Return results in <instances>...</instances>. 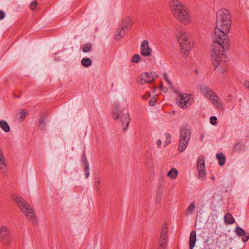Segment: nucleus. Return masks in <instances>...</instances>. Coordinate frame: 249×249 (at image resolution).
<instances>
[{
    "label": "nucleus",
    "instance_id": "nucleus-1",
    "mask_svg": "<svg viewBox=\"0 0 249 249\" xmlns=\"http://www.w3.org/2000/svg\"><path fill=\"white\" fill-rule=\"evenodd\" d=\"M231 24L229 11L222 8L216 12V26L213 35V42L229 43L227 34L230 32Z\"/></svg>",
    "mask_w": 249,
    "mask_h": 249
},
{
    "label": "nucleus",
    "instance_id": "nucleus-2",
    "mask_svg": "<svg viewBox=\"0 0 249 249\" xmlns=\"http://www.w3.org/2000/svg\"><path fill=\"white\" fill-rule=\"evenodd\" d=\"M228 44L213 42L211 47V61L214 70L219 73H223L227 71V58L224 55V52Z\"/></svg>",
    "mask_w": 249,
    "mask_h": 249
},
{
    "label": "nucleus",
    "instance_id": "nucleus-3",
    "mask_svg": "<svg viewBox=\"0 0 249 249\" xmlns=\"http://www.w3.org/2000/svg\"><path fill=\"white\" fill-rule=\"evenodd\" d=\"M171 12L176 19L184 25H188L192 20L189 8L178 0H172L170 2Z\"/></svg>",
    "mask_w": 249,
    "mask_h": 249
},
{
    "label": "nucleus",
    "instance_id": "nucleus-4",
    "mask_svg": "<svg viewBox=\"0 0 249 249\" xmlns=\"http://www.w3.org/2000/svg\"><path fill=\"white\" fill-rule=\"evenodd\" d=\"M11 197L30 221L34 223L37 222L35 210L22 197L15 194L12 195Z\"/></svg>",
    "mask_w": 249,
    "mask_h": 249
},
{
    "label": "nucleus",
    "instance_id": "nucleus-5",
    "mask_svg": "<svg viewBox=\"0 0 249 249\" xmlns=\"http://www.w3.org/2000/svg\"><path fill=\"white\" fill-rule=\"evenodd\" d=\"M191 137L190 129L184 127L180 128L178 150L182 153L187 148Z\"/></svg>",
    "mask_w": 249,
    "mask_h": 249
},
{
    "label": "nucleus",
    "instance_id": "nucleus-6",
    "mask_svg": "<svg viewBox=\"0 0 249 249\" xmlns=\"http://www.w3.org/2000/svg\"><path fill=\"white\" fill-rule=\"evenodd\" d=\"M196 168L198 172L197 178L201 180H204L206 177L207 172L205 161L203 157L198 158L196 162Z\"/></svg>",
    "mask_w": 249,
    "mask_h": 249
},
{
    "label": "nucleus",
    "instance_id": "nucleus-7",
    "mask_svg": "<svg viewBox=\"0 0 249 249\" xmlns=\"http://www.w3.org/2000/svg\"><path fill=\"white\" fill-rule=\"evenodd\" d=\"M190 99V95L186 93L180 94L177 98V103L180 107L185 109L191 105Z\"/></svg>",
    "mask_w": 249,
    "mask_h": 249
},
{
    "label": "nucleus",
    "instance_id": "nucleus-8",
    "mask_svg": "<svg viewBox=\"0 0 249 249\" xmlns=\"http://www.w3.org/2000/svg\"><path fill=\"white\" fill-rule=\"evenodd\" d=\"M141 54L147 57H150L152 55L153 51L150 46L149 42L147 40H143L142 41L140 47Z\"/></svg>",
    "mask_w": 249,
    "mask_h": 249
},
{
    "label": "nucleus",
    "instance_id": "nucleus-9",
    "mask_svg": "<svg viewBox=\"0 0 249 249\" xmlns=\"http://www.w3.org/2000/svg\"><path fill=\"white\" fill-rule=\"evenodd\" d=\"M209 100L213 106L218 110L222 111L224 109V103L216 93L212 96Z\"/></svg>",
    "mask_w": 249,
    "mask_h": 249
},
{
    "label": "nucleus",
    "instance_id": "nucleus-10",
    "mask_svg": "<svg viewBox=\"0 0 249 249\" xmlns=\"http://www.w3.org/2000/svg\"><path fill=\"white\" fill-rule=\"evenodd\" d=\"M180 52L183 56L186 57L188 56L191 50L194 47V43L189 40L179 44Z\"/></svg>",
    "mask_w": 249,
    "mask_h": 249
},
{
    "label": "nucleus",
    "instance_id": "nucleus-11",
    "mask_svg": "<svg viewBox=\"0 0 249 249\" xmlns=\"http://www.w3.org/2000/svg\"><path fill=\"white\" fill-rule=\"evenodd\" d=\"M141 79V83H151L158 77V75L155 72H146L142 73Z\"/></svg>",
    "mask_w": 249,
    "mask_h": 249
},
{
    "label": "nucleus",
    "instance_id": "nucleus-12",
    "mask_svg": "<svg viewBox=\"0 0 249 249\" xmlns=\"http://www.w3.org/2000/svg\"><path fill=\"white\" fill-rule=\"evenodd\" d=\"M189 36V33L185 28L180 29L178 32L177 37L179 44L182 43L183 42L187 41Z\"/></svg>",
    "mask_w": 249,
    "mask_h": 249
},
{
    "label": "nucleus",
    "instance_id": "nucleus-13",
    "mask_svg": "<svg viewBox=\"0 0 249 249\" xmlns=\"http://www.w3.org/2000/svg\"><path fill=\"white\" fill-rule=\"evenodd\" d=\"M199 89L200 92L208 99L215 93L208 86L205 84L200 85Z\"/></svg>",
    "mask_w": 249,
    "mask_h": 249
},
{
    "label": "nucleus",
    "instance_id": "nucleus-14",
    "mask_svg": "<svg viewBox=\"0 0 249 249\" xmlns=\"http://www.w3.org/2000/svg\"><path fill=\"white\" fill-rule=\"evenodd\" d=\"M9 235V229L6 226H2L0 230V240L3 242H7L8 240Z\"/></svg>",
    "mask_w": 249,
    "mask_h": 249
},
{
    "label": "nucleus",
    "instance_id": "nucleus-15",
    "mask_svg": "<svg viewBox=\"0 0 249 249\" xmlns=\"http://www.w3.org/2000/svg\"><path fill=\"white\" fill-rule=\"evenodd\" d=\"M113 117L115 119H118L120 116V111L122 109V106L119 102H116L113 104Z\"/></svg>",
    "mask_w": 249,
    "mask_h": 249
},
{
    "label": "nucleus",
    "instance_id": "nucleus-16",
    "mask_svg": "<svg viewBox=\"0 0 249 249\" xmlns=\"http://www.w3.org/2000/svg\"><path fill=\"white\" fill-rule=\"evenodd\" d=\"M121 121L122 123L123 130L124 131L127 129L130 122V119L129 118V114L126 113L124 114L121 118Z\"/></svg>",
    "mask_w": 249,
    "mask_h": 249
},
{
    "label": "nucleus",
    "instance_id": "nucleus-17",
    "mask_svg": "<svg viewBox=\"0 0 249 249\" xmlns=\"http://www.w3.org/2000/svg\"><path fill=\"white\" fill-rule=\"evenodd\" d=\"M127 31L122 27L117 28L115 32L114 38L116 40H119L125 36Z\"/></svg>",
    "mask_w": 249,
    "mask_h": 249
},
{
    "label": "nucleus",
    "instance_id": "nucleus-18",
    "mask_svg": "<svg viewBox=\"0 0 249 249\" xmlns=\"http://www.w3.org/2000/svg\"><path fill=\"white\" fill-rule=\"evenodd\" d=\"M132 25V18L128 16L125 17L122 22V27L126 31Z\"/></svg>",
    "mask_w": 249,
    "mask_h": 249
},
{
    "label": "nucleus",
    "instance_id": "nucleus-19",
    "mask_svg": "<svg viewBox=\"0 0 249 249\" xmlns=\"http://www.w3.org/2000/svg\"><path fill=\"white\" fill-rule=\"evenodd\" d=\"M7 169L6 160L3 153L0 148V169L2 171H5Z\"/></svg>",
    "mask_w": 249,
    "mask_h": 249
},
{
    "label": "nucleus",
    "instance_id": "nucleus-20",
    "mask_svg": "<svg viewBox=\"0 0 249 249\" xmlns=\"http://www.w3.org/2000/svg\"><path fill=\"white\" fill-rule=\"evenodd\" d=\"M196 234L195 231H192L190 235L189 246L190 249H193L196 242Z\"/></svg>",
    "mask_w": 249,
    "mask_h": 249
},
{
    "label": "nucleus",
    "instance_id": "nucleus-21",
    "mask_svg": "<svg viewBox=\"0 0 249 249\" xmlns=\"http://www.w3.org/2000/svg\"><path fill=\"white\" fill-rule=\"evenodd\" d=\"M28 114V112L27 111H24L22 109H20L18 110L17 117L19 122H22Z\"/></svg>",
    "mask_w": 249,
    "mask_h": 249
},
{
    "label": "nucleus",
    "instance_id": "nucleus-22",
    "mask_svg": "<svg viewBox=\"0 0 249 249\" xmlns=\"http://www.w3.org/2000/svg\"><path fill=\"white\" fill-rule=\"evenodd\" d=\"M160 238L162 239V240H167V225L166 223L162 226Z\"/></svg>",
    "mask_w": 249,
    "mask_h": 249
},
{
    "label": "nucleus",
    "instance_id": "nucleus-23",
    "mask_svg": "<svg viewBox=\"0 0 249 249\" xmlns=\"http://www.w3.org/2000/svg\"><path fill=\"white\" fill-rule=\"evenodd\" d=\"M178 174V172L177 169L172 168L167 174V176L171 179H175Z\"/></svg>",
    "mask_w": 249,
    "mask_h": 249
},
{
    "label": "nucleus",
    "instance_id": "nucleus-24",
    "mask_svg": "<svg viewBox=\"0 0 249 249\" xmlns=\"http://www.w3.org/2000/svg\"><path fill=\"white\" fill-rule=\"evenodd\" d=\"M196 208V204L195 202H193L190 203V204L189 205L188 207L184 212V215L187 216V215H191L193 214V212L195 211Z\"/></svg>",
    "mask_w": 249,
    "mask_h": 249
},
{
    "label": "nucleus",
    "instance_id": "nucleus-25",
    "mask_svg": "<svg viewBox=\"0 0 249 249\" xmlns=\"http://www.w3.org/2000/svg\"><path fill=\"white\" fill-rule=\"evenodd\" d=\"M216 158L218 161V164L220 166H222L225 163V157L222 153H219L216 154Z\"/></svg>",
    "mask_w": 249,
    "mask_h": 249
},
{
    "label": "nucleus",
    "instance_id": "nucleus-26",
    "mask_svg": "<svg viewBox=\"0 0 249 249\" xmlns=\"http://www.w3.org/2000/svg\"><path fill=\"white\" fill-rule=\"evenodd\" d=\"M225 222L227 224H232L234 222V219L232 215L229 213H227L224 216Z\"/></svg>",
    "mask_w": 249,
    "mask_h": 249
},
{
    "label": "nucleus",
    "instance_id": "nucleus-27",
    "mask_svg": "<svg viewBox=\"0 0 249 249\" xmlns=\"http://www.w3.org/2000/svg\"><path fill=\"white\" fill-rule=\"evenodd\" d=\"M81 63L83 67L88 68L92 65V60L89 58H84L82 59Z\"/></svg>",
    "mask_w": 249,
    "mask_h": 249
},
{
    "label": "nucleus",
    "instance_id": "nucleus-28",
    "mask_svg": "<svg viewBox=\"0 0 249 249\" xmlns=\"http://www.w3.org/2000/svg\"><path fill=\"white\" fill-rule=\"evenodd\" d=\"M0 127L5 132H8L10 131V126L5 121H0Z\"/></svg>",
    "mask_w": 249,
    "mask_h": 249
},
{
    "label": "nucleus",
    "instance_id": "nucleus-29",
    "mask_svg": "<svg viewBox=\"0 0 249 249\" xmlns=\"http://www.w3.org/2000/svg\"><path fill=\"white\" fill-rule=\"evenodd\" d=\"M162 76H163V79L165 80V81L167 83V85L168 86L167 88L169 89H173V85L172 84L171 82L170 81V80H169V79L168 78L167 74L166 73L164 72L162 74Z\"/></svg>",
    "mask_w": 249,
    "mask_h": 249
},
{
    "label": "nucleus",
    "instance_id": "nucleus-30",
    "mask_svg": "<svg viewBox=\"0 0 249 249\" xmlns=\"http://www.w3.org/2000/svg\"><path fill=\"white\" fill-rule=\"evenodd\" d=\"M85 175L86 178H88L89 176L90 172H89V167L88 164V161L86 160V159L85 160Z\"/></svg>",
    "mask_w": 249,
    "mask_h": 249
},
{
    "label": "nucleus",
    "instance_id": "nucleus-31",
    "mask_svg": "<svg viewBox=\"0 0 249 249\" xmlns=\"http://www.w3.org/2000/svg\"><path fill=\"white\" fill-rule=\"evenodd\" d=\"M235 232L239 236H243L245 235L246 231L241 228L237 226L235 228Z\"/></svg>",
    "mask_w": 249,
    "mask_h": 249
},
{
    "label": "nucleus",
    "instance_id": "nucleus-32",
    "mask_svg": "<svg viewBox=\"0 0 249 249\" xmlns=\"http://www.w3.org/2000/svg\"><path fill=\"white\" fill-rule=\"evenodd\" d=\"M141 59L140 55L138 54H136L132 57L131 61L132 63H138L141 61Z\"/></svg>",
    "mask_w": 249,
    "mask_h": 249
},
{
    "label": "nucleus",
    "instance_id": "nucleus-33",
    "mask_svg": "<svg viewBox=\"0 0 249 249\" xmlns=\"http://www.w3.org/2000/svg\"><path fill=\"white\" fill-rule=\"evenodd\" d=\"M167 241L166 240H162V239L160 238L159 249H166Z\"/></svg>",
    "mask_w": 249,
    "mask_h": 249
},
{
    "label": "nucleus",
    "instance_id": "nucleus-34",
    "mask_svg": "<svg viewBox=\"0 0 249 249\" xmlns=\"http://www.w3.org/2000/svg\"><path fill=\"white\" fill-rule=\"evenodd\" d=\"M101 179H100V178L99 177H96L95 178V183H94V186H95V187L97 189H99V184L101 183Z\"/></svg>",
    "mask_w": 249,
    "mask_h": 249
},
{
    "label": "nucleus",
    "instance_id": "nucleus-35",
    "mask_svg": "<svg viewBox=\"0 0 249 249\" xmlns=\"http://www.w3.org/2000/svg\"><path fill=\"white\" fill-rule=\"evenodd\" d=\"M91 50V45L86 44L84 45L82 48V51L84 53H88Z\"/></svg>",
    "mask_w": 249,
    "mask_h": 249
},
{
    "label": "nucleus",
    "instance_id": "nucleus-36",
    "mask_svg": "<svg viewBox=\"0 0 249 249\" xmlns=\"http://www.w3.org/2000/svg\"><path fill=\"white\" fill-rule=\"evenodd\" d=\"M39 127L41 129H43L45 126V120L44 118H42L39 121Z\"/></svg>",
    "mask_w": 249,
    "mask_h": 249
},
{
    "label": "nucleus",
    "instance_id": "nucleus-37",
    "mask_svg": "<svg viewBox=\"0 0 249 249\" xmlns=\"http://www.w3.org/2000/svg\"><path fill=\"white\" fill-rule=\"evenodd\" d=\"M210 119V123L212 125H214L215 124H216L217 118L215 116H212V117H211Z\"/></svg>",
    "mask_w": 249,
    "mask_h": 249
},
{
    "label": "nucleus",
    "instance_id": "nucleus-38",
    "mask_svg": "<svg viewBox=\"0 0 249 249\" xmlns=\"http://www.w3.org/2000/svg\"><path fill=\"white\" fill-rule=\"evenodd\" d=\"M157 99L155 98H152L149 101V105L151 106H154L156 104Z\"/></svg>",
    "mask_w": 249,
    "mask_h": 249
},
{
    "label": "nucleus",
    "instance_id": "nucleus-39",
    "mask_svg": "<svg viewBox=\"0 0 249 249\" xmlns=\"http://www.w3.org/2000/svg\"><path fill=\"white\" fill-rule=\"evenodd\" d=\"M37 3L36 1L34 0L31 2L30 4V8L32 10H34L36 7Z\"/></svg>",
    "mask_w": 249,
    "mask_h": 249
},
{
    "label": "nucleus",
    "instance_id": "nucleus-40",
    "mask_svg": "<svg viewBox=\"0 0 249 249\" xmlns=\"http://www.w3.org/2000/svg\"><path fill=\"white\" fill-rule=\"evenodd\" d=\"M243 237L242 239V240L244 242H246L249 239V234H245V235L243 236Z\"/></svg>",
    "mask_w": 249,
    "mask_h": 249
},
{
    "label": "nucleus",
    "instance_id": "nucleus-41",
    "mask_svg": "<svg viewBox=\"0 0 249 249\" xmlns=\"http://www.w3.org/2000/svg\"><path fill=\"white\" fill-rule=\"evenodd\" d=\"M151 96V94L150 92H147L145 95L142 96V98L143 100H147Z\"/></svg>",
    "mask_w": 249,
    "mask_h": 249
},
{
    "label": "nucleus",
    "instance_id": "nucleus-42",
    "mask_svg": "<svg viewBox=\"0 0 249 249\" xmlns=\"http://www.w3.org/2000/svg\"><path fill=\"white\" fill-rule=\"evenodd\" d=\"M5 17V13L3 11L0 10V20L3 19Z\"/></svg>",
    "mask_w": 249,
    "mask_h": 249
},
{
    "label": "nucleus",
    "instance_id": "nucleus-43",
    "mask_svg": "<svg viewBox=\"0 0 249 249\" xmlns=\"http://www.w3.org/2000/svg\"><path fill=\"white\" fill-rule=\"evenodd\" d=\"M161 143H162V142L160 139H158L156 141V144L158 148H160L161 147Z\"/></svg>",
    "mask_w": 249,
    "mask_h": 249
},
{
    "label": "nucleus",
    "instance_id": "nucleus-44",
    "mask_svg": "<svg viewBox=\"0 0 249 249\" xmlns=\"http://www.w3.org/2000/svg\"><path fill=\"white\" fill-rule=\"evenodd\" d=\"M245 87L249 90V81H246L244 84Z\"/></svg>",
    "mask_w": 249,
    "mask_h": 249
},
{
    "label": "nucleus",
    "instance_id": "nucleus-45",
    "mask_svg": "<svg viewBox=\"0 0 249 249\" xmlns=\"http://www.w3.org/2000/svg\"><path fill=\"white\" fill-rule=\"evenodd\" d=\"M245 87L249 90V81H246L244 84Z\"/></svg>",
    "mask_w": 249,
    "mask_h": 249
},
{
    "label": "nucleus",
    "instance_id": "nucleus-46",
    "mask_svg": "<svg viewBox=\"0 0 249 249\" xmlns=\"http://www.w3.org/2000/svg\"><path fill=\"white\" fill-rule=\"evenodd\" d=\"M170 143V140H167L165 142H164V146L165 147H166V146H167V145H168Z\"/></svg>",
    "mask_w": 249,
    "mask_h": 249
},
{
    "label": "nucleus",
    "instance_id": "nucleus-47",
    "mask_svg": "<svg viewBox=\"0 0 249 249\" xmlns=\"http://www.w3.org/2000/svg\"><path fill=\"white\" fill-rule=\"evenodd\" d=\"M194 73L196 74H198V70L196 69H195L194 71Z\"/></svg>",
    "mask_w": 249,
    "mask_h": 249
},
{
    "label": "nucleus",
    "instance_id": "nucleus-48",
    "mask_svg": "<svg viewBox=\"0 0 249 249\" xmlns=\"http://www.w3.org/2000/svg\"><path fill=\"white\" fill-rule=\"evenodd\" d=\"M161 90L165 92H167V90L166 89H163V88L162 87V86L161 87Z\"/></svg>",
    "mask_w": 249,
    "mask_h": 249
},
{
    "label": "nucleus",
    "instance_id": "nucleus-49",
    "mask_svg": "<svg viewBox=\"0 0 249 249\" xmlns=\"http://www.w3.org/2000/svg\"><path fill=\"white\" fill-rule=\"evenodd\" d=\"M239 144V143L236 144L235 145V148H237Z\"/></svg>",
    "mask_w": 249,
    "mask_h": 249
},
{
    "label": "nucleus",
    "instance_id": "nucleus-50",
    "mask_svg": "<svg viewBox=\"0 0 249 249\" xmlns=\"http://www.w3.org/2000/svg\"><path fill=\"white\" fill-rule=\"evenodd\" d=\"M204 135H202L201 136V140H202V141L203 140V138H204Z\"/></svg>",
    "mask_w": 249,
    "mask_h": 249
},
{
    "label": "nucleus",
    "instance_id": "nucleus-51",
    "mask_svg": "<svg viewBox=\"0 0 249 249\" xmlns=\"http://www.w3.org/2000/svg\"><path fill=\"white\" fill-rule=\"evenodd\" d=\"M168 137H170V135H166V138H167Z\"/></svg>",
    "mask_w": 249,
    "mask_h": 249
}]
</instances>
